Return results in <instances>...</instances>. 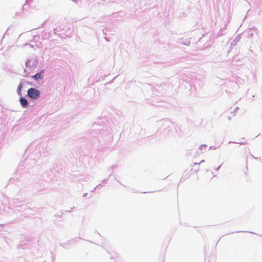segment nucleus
Here are the masks:
<instances>
[{
	"mask_svg": "<svg viewBox=\"0 0 262 262\" xmlns=\"http://www.w3.org/2000/svg\"><path fill=\"white\" fill-rule=\"evenodd\" d=\"M42 73V72H41L40 73H38L36 74L35 75L33 76L32 77L36 80H38L39 79H40L42 78V76H41Z\"/></svg>",
	"mask_w": 262,
	"mask_h": 262,
	"instance_id": "obj_3",
	"label": "nucleus"
},
{
	"mask_svg": "<svg viewBox=\"0 0 262 262\" xmlns=\"http://www.w3.org/2000/svg\"><path fill=\"white\" fill-rule=\"evenodd\" d=\"M40 92L34 88H30L28 90V95L32 99H36L39 96Z\"/></svg>",
	"mask_w": 262,
	"mask_h": 262,
	"instance_id": "obj_1",
	"label": "nucleus"
},
{
	"mask_svg": "<svg viewBox=\"0 0 262 262\" xmlns=\"http://www.w3.org/2000/svg\"><path fill=\"white\" fill-rule=\"evenodd\" d=\"M20 103L21 105L23 107H27L28 106V101L24 98H21L20 99Z\"/></svg>",
	"mask_w": 262,
	"mask_h": 262,
	"instance_id": "obj_2",
	"label": "nucleus"
}]
</instances>
